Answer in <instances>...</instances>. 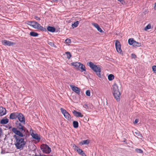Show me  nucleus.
<instances>
[{"label": "nucleus", "instance_id": "nucleus-1", "mask_svg": "<svg viewBox=\"0 0 156 156\" xmlns=\"http://www.w3.org/2000/svg\"><path fill=\"white\" fill-rule=\"evenodd\" d=\"M17 118L19 121H17L15 122L16 128H12V131L15 134L20 136H23V131H25L26 129V128L23 126L25 124V118L22 113H18Z\"/></svg>", "mask_w": 156, "mask_h": 156}, {"label": "nucleus", "instance_id": "nucleus-2", "mask_svg": "<svg viewBox=\"0 0 156 156\" xmlns=\"http://www.w3.org/2000/svg\"><path fill=\"white\" fill-rule=\"evenodd\" d=\"M25 131H23V136H20L16 134L14 136V137L15 139L14 144L16 148L18 149L22 150L26 144L24 139L22 138L25 136Z\"/></svg>", "mask_w": 156, "mask_h": 156}, {"label": "nucleus", "instance_id": "nucleus-3", "mask_svg": "<svg viewBox=\"0 0 156 156\" xmlns=\"http://www.w3.org/2000/svg\"><path fill=\"white\" fill-rule=\"evenodd\" d=\"M87 65L95 73L96 75L98 77H101V68L99 66L95 65L91 62L87 63Z\"/></svg>", "mask_w": 156, "mask_h": 156}, {"label": "nucleus", "instance_id": "nucleus-4", "mask_svg": "<svg viewBox=\"0 0 156 156\" xmlns=\"http://www.w3.org/2000/svg\"><path fill=\"white\" fill-rule=\"evenodd\" d=\"M119 86L115 83L112 86V93L114 98L117 101L120 100V93L119 91Z\"/></svg>", "mask_w": 156, "mask_h": 156}, {"label": "nucleus", "instance_id": "nucleus-5", "mask_svg": "<svg viewBox=\"0 0 156 156\" xmlns=\"http://www.w3.org/2000/svg\"><path fill=\"white\" fill-rule=\"evenodd\" d=\"M28 24L35 29H37L43 31H46V29L45 28L41 26L40 24L36 21H29Z\"/></svg>", "mask_w": 156, "mask_h": 156}, {"label": "nucleus", "instance_id": "nucleus-6", "mask_svg": "<svg viewBox=\"0 0 156 156\" xmlns=\"http://www.w3.org/2000/svg\"><path fill=\"white\" fill-rule=\"evenodd\" d=\"M40 147L42 151L45 153H49L51 151V149L47 144H42Z\"/></svg>", "mask_w": 156, "mask_h": 156}, {"label": "nucleus", "instance_id": "nucleus-7", "mask_svg": "<svg viewBox=\"0 0 156 156\" xmlns=\"http://www.w3.org/2000/svg\"><path fill=\"white\" fill-rule=\"evenodd\" d=\"M60 110L62 113L64 117L68 120H70L71 119V117L70 115L67 111L65 109L61 108Z\"/></svg>", "mask_w": 156, "mask_h": 156}, {"label": "nucleus", "instance_id": "nucleus-8", "mask_svg": "<svg viewBox=\"0 0 156 156\" xmlns=\"http://www.w3.org/2000/svg\"><path fill=\"white\" fill-rule=\"evenodd\" d=\"M116 50L118 52L121 53L122 51L121 46L120 42L118 40H116L115 43Z\"/></svg>", "mask_w": 156, "mask_h": 156}, {"label": "nucleus", "instance_id": "nucleus-9", "mask_svg": "<svg viewBox=\"0 0 156 156\" xmlns=\"http://www.w3.org/2000/svg\"><path fill=\"white\" fill-rule=\"evenodd\" d=\"M2 42L3 45L8 46H11L15 44V43L6 40L2 41Z\"/></svg>", "mask_w": 156, "mask_h": 156}, {"label": "nucleus", "instance_id": "nucleus-10", "mask_svg": "<svg viewBox=\"0 0 156 156\" xmlns=\"http://www.w3.org/2000/svg\"><path fill=\"white\" fill-rule=\"evenodd\" d=\"M70 87L73 91L79 95L80 94V89L78 87L73 85H70Z\"/></svg>", "mask_w": 156, "mask_h": 156}, {"label": "nucleus", "instance_id": "nucleus-11", "mask_svg": "<svg viewBox=\"0 0 156 156\" xmlns=\"http://www.w3.org/2000/svg\"><path fill=\"white\" fill-rule=\"evenodd\" d=\"M18 112H13L11 113L9 115V118L10 119H17Z\"/></svg>", "mask_w": 156, "mask_h": 156}, {"label": "nucleus", "instance_id": "nucleus-12", "mask_svg": "<svg viewBox=\"0 0 156 156\" xmlns=\"http://www.w3.org/2000/svg\"><path fill=\"white\" fill-rule=\"evenodd\" d=\"M92 25L97 29V30L98 31H99L100 33L103 32V30L100 27L98 24L95 23H92Z\"/></svg>", "mask_w": 156, "mask_h": 156}, {"label": "nucleus", "instance_id": "nucleus-13", "mask_svg": "<svg viewBox=\"0 0 156 156\" xmlns=\"http://www.w3.org/2000/svg\"><path fill=\"white\" fill-rule=\"evenodd\" d=\"M73 113L76 117H82L83 116V115L82 114L81 112H77L75 110H74L73 111Z\"/></svg>", "mask_w": 156, "mask_h": 156}, {"label": "nucleus", "instance_id": "nucleus-14", "mask_svg": "<svg viewBox=\"0 0 156 156\" xmlns=\"http://www.w3.org/2000/svg\"><path fill=\"white\" fill-rule=\"evenodd\" d=\"M6 113V110L4 108L0 107V116L5 115Z\"/></svg>", "mask_w": 156, "mask_h": 156}, {"label": "nucleus", "instance_id": "nucleus-15", "mask_svg": "<svg viewBox=\"0 0 156 156\" xmlns=\"http://www.w3.org/2000/svg\"><path fill=\"white\" fill-rule=\"evenodd\" d=\"M31 135L33 137V138L37 140L38 141H39L40 140V138L38 136L37 134H34L33 133V132H32V133L31 134Z\"/></svg>", "mask_w": 156, "mask_h": 156}, {"label": "nucleus", "instance_id": "nucleus-16", "mask_svg": "<svg viewBox=\"0 0 156 156\" xmlns=\"http://www.w3.org/2000/svg\"><path fill=\"white\" fill-rule=\"evenodd\" d=\"M9 119L6 118H4L1 120L0 123L1 124H6L9 122Z\"/></svg>", "mask_w": 156, "mask_h": 156}, {"label": "nucleus", "instance_id": "nucleus-17", "mask_svg": "<svg viewBox=\"0 0 156 156\" xmlns=\"http://www.w3.org/2000/svg\"><path fill=\"white\" fill-rule=\"evenodd\" d=\"M80 63L78 62H72L71 65L75 67V69H77L79 68V66H80Z\"/></svg>", "mask_w": 156, "mask_h": 156}, {"label": "nucleus", "instance_id": "nucleus-18", "mask_svg": "<svg viewBox=\"0 0 156 156\" xmlns=\"http://www.w3.org/2000/svg\"><path fill=\"white\" fill-rule=\"evenodd\" d=\"M47 29L48 31L51 32H54L55 30V29L54 27L50 26L48 27Z\"/></svg>", "mask_w": 156, "mask_h": 156}, {"label": "nucleus", "instance_id": "nucleus-19", "mask_svg": "<svg viewBox=\"0 0 156 156\" xmlns=\"http://www.w3.org/2000/svg\"><path fill=\"white\" fill-rule=\"evenodd\" d=\"M80 69L79 70H80L81 72H83V71H86V69L85 66L82 64H80Z\"/></svg>", "mask_w": 156, "mask_h": 156}, {"label": "nucleus", "instance_id": "nucleus-20", "mask_svg": "<svg viewBox=\"0 0 156 156\" xmlns=\"http://www.w3.org/2000/svg\"><path fill=\"white\" fill-rule=\"evenodd\" d=\"M141 45V43L136 42L135 41H134L133 44V46L135 47H140V46Z\"/></svg>", "mask_w": 156, "mask_h": 156}, {"label": "nucleus", "instance_id": "nucleus-21", "mask_svg": "<svg viewBox=\"0 0 156 156\" xmlns=\"http://www.w3.org/2000/svg\"><path fill=\"white\" fill-rule=\"evenodd\" d=\"M30 35L33 37H37L38 35V34L37 33L34 32H31L30 34Z\"/></svg>", "mask_w": 156, "mask_h": 156}, {"label": "nucleus", "instance_id": "nucleus-22", "mask_svg": "<svg viewBox=\"0 0 156 156\" xmlns=\"http://www.w3.org/2000/svg\"><path fill=\"white\" fill-rule=\"evenodd\" d=\"M89 143V141L88 140H83L80 142V144H81L82 145L84 144H88Z\"/></svg>", "mask_w": 156, "mask_h": 156}, {"label": "nucleus", "instance_id": "nucleus-23", "mask_svg": "<svg viewBox=\"0 0 156 156\" xmlns=\"http://www.w3.org/2000/svg\"><path fill=\"white\" fill-rule=\"evenodd\" d=\"M73 125L75 128H77L78 127V123L77 121H74L73 122Z\"/></svg>", "mask_w": 156, "mask_h": 156}, {"label": "nucleus", "instance_id": "nucleus-24", "mask_svg": "<svg viewBox=\"0 0 156 156\" xmlns=\"http://www.w3.org/2000/svg\"><path fill=\"white\" fill-rule=\"evenodd\" d=\"M114 76L112 74L109 75L108 76V80L110 81L112 80L113 79H114Z\"/></svg>", "mask_w": 156, "mask_h": 156}, {"label": "nucleus", "instance_id": "nucleus-25", "mask_svg": "<svg viewBox=\"0 0 156 156\" xmlns=\"http://www.w3.org/2000/svg\"><path fill=\"white\" fill-rule=\"evenodd\" d=\"M134 40L133 38H130L128 40V43L129 44L133 45Z\"/></svg>", "mask_w": 156, "mask_h": 156}, {"label": "nucleus", "instance_id": "nucleus-26", "mask_svg": "<svg viewBox=\"0 0 156 156\" xmlns=\"http://www.w3.org/2000/svg\"><path fill=\"white\" fill-rule=\"evenodd\" d=\"M48 44H49V45H50L52 47H54V48H56V46L54 45V43L53 42L48 41Z\"/></svg>", "mask_w": 156, "mask_h": 156}, {"label": "nucleus", "instance_id": "nucleus-27", "mask_svg": "<svg viewBox=\"0 0 156 156\" xmlns=\"http://www.w3.org/2000/svg\"><path fill=\"white\" fill-rule=\"evenodd\" d=\"M66 55L67 58L69 59L71 57V55L70 53L69 52H66Z\"/></svg>", "mask_w": 156, "mask_h": 156}, {"label": "nucleus", "instance_id": "nucleus-28", "mask_svg": "<svg viewBox=\"0 0 156 156\" xmlns=\"http://www.w3.org/2000/svg\"><path fill=\"white\" fill-rule=\"evenodd\" d=\"M79 24V21H76V22H74L73 24H72V26H74V27H76Z\"/></svg>", "mask_w": 156, "mask_h": 156}, {"label": "nucleus", "instance_id": "nucleus-29", "mask_svg": "<svg viewBox=\"0 0 156 156\" xmlns=\"http://www.w3.org/2000/svg\"><path fill=\"white\" fill-rule=\"evenodd\" d=\"M77 152L80 154H81L83 152V151L81 149L79 148L77 150Z\"/></svg>", "mask_w": 156, "mask_h": 156}, {"label": "nucleus", "instance_id": "nucleus-30", "mask_svg": "<svg viewBox=\"0 0 156 156\" xmlns=\"http://www.w3.org/2000/svg\"><path fill=\"white\" fill-rule=\"evenodd\" d=\"M135 151L138 153H143V151L140 149L136 148L135 149Z\"/></svg>", "mask_w": 156, "mask_h": 156}, {"label": "nucleus", "instance_id": "nucleus-31", "mask_svg": "<svg viewBox=\"0 0 156 156\" xmlns=\"http://www.w3.org/2000/svg\"><path fill=\"white\" fill-rule=\"evenodd\" d=\"M151 28V26L150 24H148L147 25L145 28L144 30H147Z\"/></svg>", "mask_w": 156, "mask_h": 156}, {"label": "nucleus", "instance_id": "nucleus-32", "mask_svg": "<svg viewBox=\"0 0 156 156\" xmlns=\"http://www.w3.org/2000/svg\"><path fill=\"white\" fill-rule=\"evenodd\" d=\"M86 95L88 96H90V91L89 90H87L86 92Z\"/></svg>", "mask_w": 156, "mask_h": 156}, {"label": "nucleus", "instance_id": "nucleus-33", "mask_svg": "<svg viewBox=\"0 0 156 156\" xmlns=\"http://www.w3.org/2000/svg\"><path fill=\"white\" fill-rule=\"evenodd\" d=\"M65 42L66 43H70L71 42V41L70 39L67 38Z\"/></svg>", "mask_w": 156, "mask_h": 156}, {"label": "nucleus", "instance_id": "nucleus-34", "mask_svg": "<svg viewBox=\"0 0 156 156\" xmlns=\"http://www.w3.org/2000/svg\"><path fill=\"white\" fill-rule=\"evenodd\" d=\"M118 1L120 2L122 5H124L125 4V2L124 0H118Z\"/></svg>", "mask_w": 156, "mask_h": 156}, {"label": "nucleus", "instance_id": "nucleus-35", "mask_svg": "<svg viewBox=\"0 0 156 156\" xmlns=\"http://www.w3.org/2000/svg\"><path fill=\"white\" fill-rule=\"evenodd\" d=\"M74 148V149L77 151V150H78V149H79V147L77 146L76 145H74V146H73Z\"/></svg>", "mask_w": 156, "mask_h": 156}, {"label": "nucleus", "instance_id": "nucleus-36", "mask_svg": "<svg viewBox=\"0 0 156 156\" xmlns=\"http://www.w3.org/2000/svg\"><path fill=\"white\" fill-rule=\"evenodd\" d=\"M153 70L155 72L156 71V66H153L152 67Z\"/></svg>", "mask_w": 156, "mask_h": 156}, {"label": "nucleus", "instance_id": "nucleus-37", "mask_svg": "<svg viewBox=\"0 0 156 156\" xmlns=\"http://www.w3.org/2000/svg\"><path fill=\"white\" fill-rule=\"evenodd\" d=\"M34 18L36 20H40V18L38 17L37 16H34Z\"/></svg>", "mask_w": 156, "mask_h": 156}, {"label": "nucleus", "instance_id": "nucleus-38", "mask_svg": "<svg viewBox=\"0 0 156 156\" xmlns=\"http://www.w3.org/2000/svg\"><path fill=\"white\" fill-rule=\"evenodd\" d=\"M131 55L132 56V57L134 58H136V55L134 54H132Z\"/></svg>", "mask_w": 156, "mask_h": 156}, {"label": "nucleus", "instance_id": "nucleus-39", "mask_svg": "<svg viewBox=\"0 0 156 156\" xmlns=\"http://www.w3.org/2000/svg\"><path fill=\"white\" fill-rule=\"evenodd\" d=\"M2 129L1 128H0V137H1V136L2 134Z\"/></svg>", "mask_w": 156, "mask_h": 156}, {"label": "nucleus", "instance_id": "nucleus-40", "mask_svg": "<svg viewBox=\"0 0 156 156\" xmlns=\"http://www.w3.org/2000/svg\"><path fill=\"white\" fill-rule=\"evenodd\" d=\"M138 122V120L137 119H136L135 120V121L134 122V123H137Z\"/></svg>", "mask_w": 156, "mask_h": 156}, {"label": "nucleus", "instance_id": "nucleus-41", "mask_svg": "<svg viewBox=\"0 0 156 156\" xmlns=\"http://www.w3.org/2000/svg\"><path fill=\"white\" fill-rule=\"evenodd\" d=\"M82 156H86V155L85 154V153L84 152H83L81 154Z\"/></svg>", "mask_w": 156, "mask_h": 156}, {"label": "nucleus", "instance_id": "nucleus-42", "mask_svg": "<svg viewBox=\"0 0 156 156\" xmlns=\"http://www.w3.org/2000/svg\"><path fill=\"white\" fill-rule=\"evenodd\" d=\"M34 156H42L41 155V154H39V155H37L36 154L34 155Z\"/></svg>", "mask_w": 156, "mask_h": 156}, {"label": "nucleus", "instance_id": "nucleus-43", "mask_svg": "<svg viewBox=\"0 0 156 156\" xmlns=\"http://www.w3.org/2000/svg\"><path fill=\"white\" fill-rule=\"evenodd\" d=\"M155 7H154V9L155 10H156V3H155Z\"/></svg>", "mask_w": 156, "mask_h": 156}, {"label": "nucleus", "instance_id": "nucleus-44", "mask_svg": "<svg viewBox=\"0 0 156 156\" xmlns=\"http://www.w3.org/2000/svg\"><path fill=\"white\" fill-rule=\"evenodd\" d=\"M8 128L9 129H10L11 128H12V127L11 126H9V127H8Z\"/></svg>", "mask_w": 156, "mask_h": 156}, {"label": "nucleus", "instance_id": "nucleus-45", "mask_svg": "<svg viewBox=\"0 0 156 156\" xmlns=\"http://www.w3.org/2000/svg\"><path fill=\"white\" fill-rule=\"evenodd\" d=\"M54 2H56L58 0H52Z\"/></svg>", "mask_w": 156, "mask_h": 156}, {"label": "nucleus", "instance_id": "nucleus-46", "mask_svg": "<svg viewBox=\"0 0 156 156\" xmlns=\"http://www.w3.org/2000/svg\"><path fill=\"white\" fill-rule=\"evenodd\" d=\"M135 133H136V134H137V135L138 136H139V134H138V133H136V132Z\"/></svg>", "mask_w": 156, "mask_h": 156}, {"label": "nucleus", "instance_id": "nucleus-47", "mask_svg": "<svg viewBox=\"0 0 156 156\" xmlns=\"http://www.w3.org/2000/svg\"><path fill=\"white\" fill-rule=\"evenodd\" d=\"M80 68V66H79V68L77 69H78L79 70Z\"/></svg>", "mask_w": 156, "mask_h": 156}, {"label": "nucleus", "instance_id": "nucleus-48", "mask_svg": "<svg viewBox=\"0 0 156 156\" xmlns=\"http://www.w3.org/2000/svg\"><path fill=\"white\" fill-rule=\"evenodd\" d=\"M43 156H48V155H43Z\"/></svg>", "mask_w": 156, "mask_h": 156}]
</instances>
